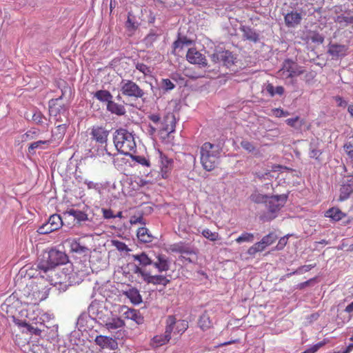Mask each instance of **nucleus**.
Listing matches in <instances>:
<instances>
[{
  "mask_svg": "<svg viewBox=\"0 0 353 353\" xmlns=\"http://www.w3.org/2000/svg\"><path fill=\"white\" fill-rule=\"evenodd\" d=\"M49 290L43 283L30 281L19 290V299L24 305H36L48 296Z\"/></svg>",
  "mask_w": 353,
  "mask_h": 353,
  "instance_id": "1",
  "label": "nucleus"
},
{
  "mask_svg": "<svg viewBox=\"0 0 353 353\" xmlns=\"http://www.w3.org/2000/svg\"><path fill=\"white\" fill-rule=\"evenodd\" d=\"M221 153V149L218 145L204 143L200 150V160L203 169L207 171L213 170L219 163Z\"/></svg>",
  "mask_w": 353,
  "mask_h": 353,
  "instance_id": "2",
  "label": "nucleus"
},
{
  "mask_svg": "<svg viewBox=\"0 0 353 353\" xmlns=\"http://www.w3.org/2000/svg\"><path fill=\"white\" fill-rule=\"evenodd\" d=\"M68 260V256L63 252L52 248L43 254L37 264V270L46 273L59 265L66 263Z\"/></svg>",
  "mask_w": 353,
  "mask_h": 353,
  "instance_id": "3",
  "label": "nucleus"
},
{
  "mask_svg": "<svg viewBox=\"0 0 353 353\" xmlns=\"http://www.w3.org/2000/svg\"><path fill=\"white\" fill-rule=\"evenodd\" d=\"M114 143L117 150L125 155H130L134 152L137 145L134 135L127 130L120 128L114 135Z\"/></svg>",
  "mask_w": 353,
  "mask_h": 353,
  "instance_id": "4",
  "label": "nucleus"
},
{
  "mask_svg": "<svg viewBox=\"0 0 353 353\" xmlns=\"http://www.w3.org/2000/svg\"><path fill=\"white\" fill-rule=\"evenodd\" d=\"M90 134L91 139L101 145V148L97 150L95 155L98 157H104L105 155L111 157L110 152L108 151L106 148L109 131L103 126L94 125L90 128Z\"/></svg>",
  "mask_w": 353,
  "mask_h": 353,
  "instance_id": "5",
  "label": "nucleus"
},
{
  "mask_svg": "<svg viewBox=\"0 0 353 353\" xmlns=\"http://www.w3.org/2000/svg\"><path fill=\"white\" fill-rule=\"evenodd\" d=\"M288 195L285 194L271 196L267 201V208L268 215H264L261 217L263 221H269L276 217V214L285 205L287 202Z\"/></svg>",
  "mask_w": 353,
  "mask_h": 353,
  "instance_id": "6",
  "label": "nucleus"
},
{
  "mask_svg": "<svg viewBox=\"0 0 353 353\" xmlns=\"http://www.w3.org/2000/svg\"><path fill=\"white\" fill-rule=\"evenodd\" d=\"M302 74H303L302 67L289 59L283 61L282 68L278 72V74L283 79H292Z\"/></svg>",
  "mask_w": 353,
  "mask_h": 353,
  "instance_id": "7",
  "label": "nucleus"
},
{
  "mask_svg": "<svg viewBox=\"0 0 353 353\" xmlns=\"http://www.w3.org/2000/svg\"><path fill=\"white\" fill-rule=\"evenodd\" d=\"M176 118L173 113L168 112L161 120L159 127L160 137L162 139H169L170 134L175 131Z\"/></svg>",
  "mask_w": 353,
  "mask_h": 353,
  "instance_id": "8",
  "label": "nucleus"
},
{
  "mask_svg": "<svg viewBox=\"0 0 353 353\" xmlns=\"http://www.w3.org/2000/svg\"><path fill=\"white\" fill-rule=\"evenodd\" d=\"M121 92L123 95L134 99H141L145 96L144 90L132 80L121 81Z\"/></svg>",
  "mask_w": 353,
  "mask_h": 353,
  "instance_id": "9",
  "label": "nucleus"
},
{
  "mask_svg": "<svg viewBox=\"0 0 353 353\" xmlns=\"http://www.w3.org/2000/svg\"><path fill=\"white\" fill-rule=\"evenodd\" d=\"M134 272L141 275V278L147 283L154 285H163L165 286L170 283V280L163 275H151L150 273L144 271L140 267L136 266Z\"/></svg>",
  "mask_w": 353,
  "mask_h": 353,
  "instance_id": "10",
  "label": "nucleus"
},
{
  "mask_svg": "<svg viewBox=\"0 0 353 353\" xmlns=\"http://www.w3.org/2000/svg\"><path fill=\"white\" fill-rule=\"evenodd\" d=\"M277 239V235L274 232H271L266 236H264L261 241L257 242L251 246L248 249V253L250 255H254L259 252H262L266 247L272 245Z\"/></svg>",
  "mask_w": 353,
  "mask_h": 353,
  "instance_id": "11",
  "label": "nucleus"
},
{
  "mask_svg": "<svg viewBox=\"0 0 353 353\" xmlns=\"http://www.w3.org/2000/svg\"><path fill=\"white\" fill-rule=\"evenodd\" d=\"M170 325V335L173 332L174 334L181 335L188 328V322L185 320L180 319L176 320L175 316L169 315L165 321V327Z\"/></svg>",
  "mask_w": 353,
  "mask_h": 353,
  "instance_id": "12",
  "label": "nucleus"
},
{
  "mask_svg": "<svg viewBox=\"0 0 353 353\" xmlns=\"http://www.w3.org/2000/svg\"><path fill=\"white\" fill-rule=\"evenodd\" d=\"M210 58L214 63H222L227 67L233 65L235 60L232 52L228 50H216Z\"/></svg>",
  "mask_w": 353,
  "mask_h": 353,
  "instance_id": "13",
  "label": "nucleus"
},
{
  "mask_svg": "<svg viewBox=\"0 0 353 353\" xmlns=\"http://www.w3.org/2000/svg\"><path fill=\"white\" fill-rule=\"evenodd\" d=\"M157 154L159 159V173L163 179H166L172 170L174 163L173 159L168 158L160 150L157 152Z\"/></svg>",
  "mask_w": 353,
  "mask_h": 353,
  "instance_id": "14",
  "label": "nucleus"
},
{
  "mask_svg": "<svg viewBox=\"0 0 353 353\" xmlns=\"http://www.w3.org/2000/svg\"><path fill=\"white\" fill-rule=\"evenodd\" d=\"M353 193V175L349 174L344 176L341 188L340 194L339 197V201H343L347 200L350 195Z\"/></svg>",
  "mask_w": 353,
  "mask_h": 353,
  "instance_id": "15",
  "label": "nucleus"
},
{
  "mask_svg": "<svg viewBox=\"0 0 353 353\" xmlns=\"http://www.w3.org/2000/svg\"><path fill=\"white\" fill-rule=\"evenodd\" d=\"M187 61L192 64L207 66L208 62L205 55L199 52L196 48H189L186 53Z\"/></svg>",
  "mask_w": 353,
  "mask_h": 353,
  "instance_id": "16",
  "label": "nucleus"
},
{
  "mask_svg": "<svg viewBox=\"0 0 353 353\" xmlns=\"http://www.w3.org/2000/svg\"><path fill=\"white\" fill-rule=\"evenodd\" d=\"M212 310H205L199 317L197 324L199 327L203 332L213 328L214 322L211 318Z\"/></svg>",
  "mask_w": 353,
  "mask_h": 353,
  "instance_id": "17",
  "label": "nucleus"
},
{
  "mask_svg": "<svg viewBox=\"0 0 353 353\" xmlns=\"http://www.w3.org/2000/svg\"><path fill=\"white\" fill-rule=\"evenodd\" d=\"M97 345L101 348H109L114 350L117 348L118 344L117 341L111 337L105 336H97L94 340Z\"/></svg>",
  "mask_w": 353,
  "mask_h": 353,
  "instance_id": "18",
  "label": "nucleus"
},
{
  "mask_svg": "<svg viewBox=\"0 0 353 353\" xmlns=\"http://www.w3.org/2000/svg\"><path fill=\"white\" fill-rule=\"evenodd\" d=\"M170 325L165 327V332L161 334L154 336L152 339V345L154 347H159L167 344L171 339Z\"/></svg>",
  "mask_w": 353,
  "mask_h": 353,
  "instance_id": "19",
  "label": "nucleus"
},
{
  "mask_svg": "<svg viewBox=\"0 0 353 353\" xmlns=\"http://www.w3.org/2000/svg\"><path fill=\"white\" fill-rule=\"evenodd\" d=\"M72 252L78 254H85L89 251L88 246L82 241L81 238L68 239Z\"/></svg>",
  "mask_w": 353,
  "mask_h": 353,
  "instance_id": "20",
  "label": "nucleus"
},
{
  "mask_svg": "<svg viewBox=\"0 0 353 353\" xmlns=\"http://www.w3.org/2000/svg\"><path fill=\"white\" fill-rule=\"evenodd\" d=\"M285 23L288 28H293L301 23V14L297 12H291L285 16Z\"/></svg>",
  "mask_w": 353,
  "mask_h": 353,
  "instance_id": "21",
  "label": "nucleus"
},
{
  "mask_svg": "<svg viewBox=\"0 0 353 353\" xmlns=\"http://www.w3.org/2000/svg\"><path fill=\"white\" fill-rule=\"evenodd\" d=\"M59 99H52L49 104V112L50 115L52 117H57L61 114H64L66 109L63 105H61L59 103Z\"/></svg>",
  "mask_w": 353,
  "mask_h": 353,
  "instance_id": "22",
  "label": "nucleus"
},
{
  "mask_svg": "<svg viewBox=\"0 0 353 353\" xmlns=\"http://www.w3.org/2000/svg\"><path fill=\"white\" fill-rule=\"evenodd\" d=\"M157 261L153 262L152 265L156 268L159 272H165L169 270L170 265L168 258L164 254H159L157 256Z\"/></svg>",
  "mask_w": 353,
  "mask_h": 353,
  "instance_id": "23",
  "label": "nucleus"
},
{
  "mask_svg": "<svg viewBox=\"0 0 353 353\" xmlns=\"http://www.w3.org/2000/svg\"><path fill=\"white\" fill-rule=\"evenodd\" d=\"M67 214L73 216L79 224L88 220V215L85 212L73 208L69 209L64 212V215Z\"/></svg>",
  "mask_w": 353,
  "mask_h": 353,
  "instance_id": "24",
  "label": "nucleus"
},
{
  "mask_svg": "<svg viewBox=\"0 0 353 353\" xmlns=\"http://www.w3.org/2000/svg\"><path fill=\"white\" fill-rule=\"evenodd\" d=\"M347 48L344 45L330 44L328 48V53L334 58L344 56L345 54Z\"/></svg>",
  "mask_w": 353,
  "mask_h": 353,
  "instance_id": "25",
  "label": "nucleus"
},
{
  "mask_svg": "<svg viewBox=\"0 0 353 353\" xmlns=\"http://www.w3.org/2000/svg\"><path fill=\"white\" fill-rule=\"evenodd\" d=\"M123 314L125 318L131 319L135 321L137 324H142L143 323V317L137 310L128 308Z\"/></svg>",
  "mask_w": 353,
  "mask_h": 353,
  "instance_id": "26",
  "label": "nucleus"
},
{
  "mask_svg": "<svg viewBox=\"0 0 353 353\" xmlns=\"http://www.w3.org/2000/svg\"><path fill=\"white\" fill-rule=\"evenodd\" d=\"M171 250L172 252L179 253L181 255L193 254V248L183 242L174 244Z\"/></svg>",
  "mask_w": 353,
  "mask_h": 353,
  "instance_id": "27",
  "label": "nucleus"
},
{
  "mask_svg": "<svg viewBox=\"0 0 353 353\" xmlns=\"http://www.w3.org/2000/svg\"><path fill=\"white\" fill-rule=\"evenodd\" d=\"M137 236L140 242L151 243L153 241V236L150 233L148 229L145 227L139 228L137 232Z\"/></svg>",
  "mask_w": 353,
  "mask_h": 353,
  "instance_id": "28",
  "label": "nucleus"
},
{
  "mask_svg": "<svg viewBox=\"0 0 353 353\" xmlns=\"http://www.w3.org/2000/svg\"><path fill=\"white\" fill-rule=\"evenodd\" d=\"M325 216L330 218L334 221H339L345 217L346 214L338 208H332L325 212Z\"/></svg>",
  "mask_w": 353,
  "mask_h": 353,
  "instance_id": "29",
  "label": "nucleus"
},
{
  "mask_svg": "<svg viewBox=\"0 0 353 353\" xmlns=\"http://www.w3.org/2000/svg\"><path fill=\"white\" fill-rule=\"evenodd\" d=\"M243 32V37L247 40L256 42L259 40V34L252 28L248 26L241 28Z\"/></svg>",
  "mask_w": 353,
  "mask_h": 353,
  "instance_id": "30",
  "label": "nucleus"
},
{
  "mask_svg": "<svg viewBox=\"0 0 353 353\" xmlns=\"http://www.w3.org/2000/svg\"><path fill=\"white\" fill-rule=\"evenodd\" d=\"M107 109L108 111L117 115H123L125 113L124 106L114 102L112 99L107 104Z\"/></svg>",
  "mask_w": 353,
  "mask_h": 353,
  "instance_id": "31",
  "label": "nucleus"
},
{
  "mask_svg": "<svg viewBox=\"0 0 353 353\" xmlns=\"http://www.w3.org/2000/svg\"><path fill=\"white\" fill-rule=\"evenodd\" d=\"M48 224L50 225L49 227L51 228V230H57L61 228L63 225V221L61 217L59 214H52L51 215L48 221Z\"/></svg>",
  "mask_w": 353,
  "mask_h": 353,
  "instance_id": "32",
  "label": "nucleus"
},
{
  "mask_svg": "<svg viewBox=\"0 0 353 353\" xmlns=\"http://www.w3.org/2000/svg\"><path fill=\"white\" fill-rule=\"evenodd\" d=\"M305 41L320 44L323 43L324 37L317 32L309 31L305 36Z\"/></svg>",
  "mask_w": 353,
  "mask_h": 353,
  "instance_id": "33",
  "label": "nucleus"
},
{
  "mask_svg": "<svg viewBox=\"0 0 353 353\" xmlns=\"http://www.w3.org/2000/svg\"><path fill=\"white\" fill-rule=\"evenodd\" d=\"M132 259L134 261H139V265L141 266L145 267L152 264V260L145 252H141L139 254H134L132 255Z\"/></svg>",
  "mask_w": 353,
  "mask_h": 353,
  "instance_id": "34",
  "label": "nucleus"
},
{
  "mask_svg": "<svg viewBox=\"0 0 353 353\" xmlns=\"http://www.w3.org/2000/svg\"><path fill=\"white\" fill-rule=\"evenodd\" d=\"M125 294L134 304H139L142 301V298L139 290L135 288L130 289L128 291L125 292Z\"/></svg>",
  "mask_w": 353,
  "mask_h": 353,
  "instance_id": "35",
  "label": "nucleus"
},
{
  "mask_svg": "<svg viewBox=\"0 0 353 353\" xmlns=\"http://www.w3.org/2000/svg\"><path fill=\"white\" fill-rule=\"evenodd\" d=\"M269 196L266 194H263L260 193L259 191L255 190L252 193L250 196V201L254 203L260 204L266 203L269 199Z\"/></svg>",
  "mask_w": 353,
  "mask_h": 353,
  "instance_id": "36",
  "label": "nucleus"
},
{
  "mask_svg": "<svg viewBox=\"0 0 353 353\" xmlns=\"http://www.w3.org/2000/svg\"><path fill=\"white\" fill-rule=\"evenodd\" d=\"M94 97L99 101L101 102H107L108 103H109V101H110L113 97L111 93L105 90H101L96 92Z\"/></svg>",
  "mask_w": 353,
  "mask_h": 353,
  "instance_id": "37",
  "label": "nucleus"
},
{
  "mask_svg": "<svg viewBox=\"0 0 353 353\" xmlns=\"http://www.w3.org/2000/svg\"><path fill=\"white\" fill-rule=\"evenodd\" d=\"M125 325L124 321L120 318H113L108 321L105 326L108 330H116L122 327Z\"/></svg>",
  "mask_w": 353,
  "mask_h": 353,
  "instance_id": "38",
  "label": "nucleus"
},
{
  "mask_svg": "<svg viewBox=\"0 0 353 353\" xmlns=\"http://www.w3.org/2000/svg\"><path fill=\"white\" fill-rule=\"evenodd\" d=\"M192 43V41L186 37L179 38L173 43V49L174 51L182 50L185 46H188Z\"/></svg>",
  "mask_w": 353,
  "mask_h": 353,
  "instance_id": "39",
  "label": "nucleus"
},
{
  "mask_svg": "<svg viewBox=\"0 0 353 353\" xmlns=\"http://www.w3.org/2000/svg\"><path fill=\"white\" fill-rule=\"evenodd\" d=\"M201 234L205 238L211 241H216L220 239L219 234L217 232H212L208 228L204 229Z\"/></svg>",
  "mask_w": 353,
  "mask_h": 353,
  "instance_id": "40",
  "label": "nucleus"
},
{
  "mask_svg": "<svg viewBox=\"0 0 353 353\" xmlns=\"http://www.w3.org/2000/svg\"><path fill=\"white\" fill-rule=\"evenodd\" d=\"M353 17L345 14H341L336 17L335 22L341 26H347L350 25Z\"/></svg>",
  "mask_w": 353,
  "mask_h": 353,
  "instance_id": "41",
  "label": "nucleus"
},
{
  "mask_svg": "<svg viewBox=\"0 0 353 353\" xmlns=\"http://www.w3.org/2000/svg\"><path fill=\"white\" fill-rule=\"evenodd\" d=\"M254 236L253 234L249 232H243L238 238H236L235 241L238 243H241L243 242L251 243L254 241Z\"/></svg>",
  "mask_w": 353,
  "mask_h": 353,
  "instance_id": "42",
  "label": "nucleus"
},
{
  "mask_svg": "<svg viewBox=\"0 0 353 353\" xmlns=\"http://www.w3.org/2000/svg\"><path fill=\"white\" fill-rule=\"evenodd\" d=\"M50 143V141H41V140L33 142L29 145L28 152L30 153H32L35 149L39 148L44 149L45 148L42 147L41 145H49Z\"/></svg>",
  "mask_w": 353,
  "mask_h": 353,
  "instance_id": "43",
  "label": "nucleus"
},
{
  "mask_svg": "<svg viewBox=\"0 0 353 353\" xmlns=\"http://www.w3.org/2000/svg\"><path fill=\"white\" fill-rule=\"evenodd\" d=\"M181 260L184 263H195L197 260V254L196 251L193 249L192 254L181 255Z\"/></svg>",
  "mask_w": 353,
  "mask_h": 353,
  "instance_id": "44",
  "label": "nucleus"
},
{
  "mask_svg": "<svg viewBox=\"0 0 353 353\" xmlns=\"http://www.w3.org/2000/svg\"><path fill=\"white\" fill-rule=\"evenodd\" d=\"M316 266V264H310V265H305L299 267L296 270L288 274V276H291L292 274H302L303 272H306L310 271L311 269L314 268Z\"/></svg>",
  "mask_w": 353,
  "mask_h": 353,
  "instance_id": "45",
  "label": "nucleus"
},
{
  "mask_svg": "<svg viewBox=\"0 0 353 353\" xmlns=\"http://www.w3.org/2000/svg\"><path fill=\"white\" fill-rule=\"evenodd\" d=\"M132 159L142 165L147 167H150L151 165L150 161L143 156H132Z\"/></svg>",
  "mask_w": 353,
  "mask_h": 353,
  "instance_id": "46",
  "label": "nucleus"
},
{
  "mask_svg": "<svg viewBox=\"0 0 353 353\" xmlns=\"http://www.w3.org/2000/svg\"><path fill=\"white\" fill-rule=\"evenodd\" d=\"M135 67L136 69L142 72L145 76L149 75L152 72L150 68L143 63H137Z\"/></svg>",
  "mask_w": 353,
  "mask_h": 353,
  "instance_id": "47",
  "label": "nucleus"
},
{
  "mask_svg": "<svg viewBox=\"0 0 353 353\" xmlns=\"http://www.w3.org/2000/svg\"><path fill=\"white\" fill-rule=\"evenodd\" d=\"M112 245L119 250L121 252H128L130 251V249L128 248L126 244L123 242H121L118 240H113L112 241Z\"/></svg>",
  "mask_w": 353,
  "mask_h": 353,
  "instance_id": "48",
  "label": "nucleus"
},
{
  "mask_svg": "<svg viewBox=\"0 0 353 353\" xmlns=\"http://www.w3.org/2000/svg\"><path fill=\"white\" fill-rule=\"evenodd\" d=\"M240 145L245 150L249 152H252L255 150V146L252 142L249 141L243 140Z\"/></svg>",
  "mask_w": 353,
  "mask_h": 353,
  "instance_id": "49",
  "label": "nucleus"
},
{
  "mask_svg": "<svg viewBox=\"0 0 353 353\" xmlns=\"http://www.w3.org/2000/svg\"><path fill=\"white\" fill-rule=\"evenodd\" d=\"M343 148L349 158L353 160V143L350 141L346 143Z\"/></svg>",
  "mask_w": 353,
  "mask_h": 353,
  "instance_id": "50",
  "label": "nucleus"
},
{
  "mask_svg": "<svg viewBox=\"0 0 353 353\" xmlns=\"http://www.w3.org/2000/svg\"><path fill=\"white\" fill-rule=\"evenodd\" d=\"M321 154H322L321 150L315 148H311L310 150L309 156L312 159L320 160V156L321 155Z\"/></svg>",
  "mask_w": 353,
  "mask_h": 353,
  "instance_id": "51",
  "label": "nucleus"
},
{
  "mask_svg": "<svg viewBox=\"0 0 353 353\" xmlns=\"http://www.w3.org/2000/svg\"><path fill=\"white\" fill-rule=\"evenodd\" d=\"M162 86L165 90H171L174 88V84L169 79H162Z\"/></svg>",
  "mask_w": 353,
  "mask_h": 353,
  "instance_id": "52",
  "label": "nucleus"
},
{
  "mask_svg": "<svg viewBox=\"0 0 353 353\" xmlns=\"http://www.w3.org/2000/svg\"><path fill=\"white\" fill-rule=\"evenodd\" d=\"M130 223L131 225H136L137 223H140L141 225H145V222L143 216H133L130 219Z\"/></svg>",
  "mask_w": 353,
  "mask_h": 353,
  "instance_id": "53",
  "label": "nucleus"
},
{
  "mask_svg": "<svg viewBox=\"0 0 353 353\" xmlns=\"http://www.w3.org/2000/svg\"><path fill=\"white\" fill-rule=\"evenodd\" d=\"M38 135V132L35 130H29L23 135V141H28L35 138Z\"/></svg>",
  "mask_w": 353,
  "mask_h": 353,
  "instance_id": "54",
  "label": "nucleus"
},
{
  "mask_svg": "<svg viewBox=\"0 0 353 353\" xmlns=\"http://www.w3.org/2000/svg\"><path fill=\"white\" fill-rule=\"evenodd\" d=\"M49 226L50 225L48 223L41 225L38 230L39 233L45 234L54 232V230H51V228Z\"/></svg>",
  "mask_w": 353,
  "mask_h": 353,
  "instance_id": "55",
  "label": "nucleus"
},
{
  "mask_svg": "<svg viewBox=\"0 0 353 353\" xmlns=\"http://www.w3.org/2000/svg\"><path fill=\"white\" fill-rule=\"evenodd\" d=\"M323 345V343L319 342L313 346L310 347V348L307 349L302 353H315L318 351V350Z\"/></svg>",
  "mask_w": 353,
  "mask_h": 353,
  "instance_id": "56",
  "label": "nucleus"
},
{
  "mask_svg": "<svg viewBox=\"0 0 353 353\" xmlns=\"http://www.w3.org/2000/svg\"><path fill=\"white\" fill-rule=\"evenodd\" d=\"M272 112H273L274 114L275 115V117H279V118L283 117H286V116L289 115L288 112L284 111L283 110H282L281 108L272 109Z\"/></svg>",
  "mask_w": 353,
  "mask_h": 353,
  "instance_id": "57",
  "label": "nucleus"
},
{
  "mask_svg": "<svg viewBox=\"0 0 353 353\" xmlns=\"http://www.w3.org/2000/svg\"><path fill=\"white\" fill-rule=\"evenodd\" d=\"M44 117L41 112H36L32 116V120L37 124H42L43 123Z\"/></svg>",
  "mask_w": 353,
  "mask_h": 353,
  "instance_id": "58",
  "label": "nucleus"
},
{
  "mask_svg": "<svg viewBox=\"0 0 353 353\" xmlns=\"http://www.w3.org/2000/svg\"><path fill=\"white\" fill-rule=\"evenodd\" d=\"M287 242H288V237H286V236L281 237L279 239V241L275 248L276 250H282L287 244Z\"/></svg>",
  "mask_w": 353,
  "mask_h": 353,
  "instance_id": "59",
  "label": "nucleus"
},
{
  "mask_svg": "<svg viewBox=\"0 0 353 353\" xmlns=\"http://www.w3.org/2000/svg\"><path fill=\"white\" fill-rule=\"evenodd\" d=\"M148 118L150 121H152L154 124L160 125L161 119L159 114H152L148 116Z\"/></svg>",
  "mask_w": 353,
  "mask_h": 353,
  "instance_id": "60",
  "label": "nucleus"
},
{
  "mask_svg": "<svg viewBox=\"0 0 353 353\" xmlns=\"http://www.w3.org/2000/svg\"><path fill=\"white\" fill-rule=\"evenodd\" d=\"M103 215L105 219H112L114 218V214L110 209H103Z\"/></svg>",
  "mask_w": 353,
  "mask_h": 353,
  "instance_id": "61",
  "label": "nucleus"
},
{
  "mask_svg": "<svg viewBox=\"0 0 353 353\" xmlns=\"http://www.w3.org/2000/svg\"><path fill=\"white\" fill-rule=\"evenodd\" d=\"M27 330L32 334L40 336L41 334V330L40 329H39L37 327H34L30 325H28V328Z\"/></svg>",
  "mask_w": 353,
  "mask_h": 353,
  "instance_id": "62",
  "label": "nucleus"
},
{
  "mask_svg": "<svg viewBox=\"0 0 353 353\" xmlns=\"http://www.w3.org/2000/svg\"><path fill=\"white\" fill-rule=\"evenodd\" d=\"M265 90L271 97H274L275 95V88L272 83H268V85L265 87Z\"/></svg>",
  "mask_w": 353,
  "mask_h": 353,
  "instance_id": "63",
  "label": "nucleus"
},
{
  "mask_svg": "<svg viewBox=\"0 0 353 353\" xmlns=\"http://www.w3.org/2000/svg\"><path fill=\"white\" fill-rule=\"evenodd\" d=\"M315 77V74L314 72L311 71V72H307L305 74V80L306 81V83H310L311 81H312Z\"/></svg>",
  "mask_w": 353,
  "mask_h": 353,
  "instance_id": "64",
  "label": "nucleus"
}]
</instances>
